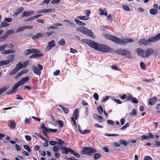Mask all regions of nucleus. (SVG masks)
Masks as SVG:
<instances>
[{"instance_id":"1","label":"nucleus","mask_w":160,"mask_h":160,"mask_svg":"<svg viewBox=\"0 0 160 160\" xmlns=\"http://www.w3.org/2000/svg\"><path fill=\"white\" fill-rule=\"evenodd\" d=\"M81 42L87 44L91 48L99 52H112L114 51L112 49L106 45L96 43L90 39H82Z\"/></svg>"},{"instance_id":"2","label":"nucleus","mask_w":160,"mask_h":160,"mask_svg":"<svg viewBox=\"0 0 160 160\" xmlns=\"http://www.w3.org/2000/svg\"><path fill=\"white\" fill-rule=\"evenodd\" d=\"M104 36L107 39L111 40L113 42L121 45H126L127 43H131L133 42V39L131 38H126L122 40L116 37L109 34H105Z\"/></svg>"},{"instance_id":"3","label":"nucleus","mask_w":160,"mask_h":160,"mask_svg":"<svg viewBox=\"0 0 160 160\" xmlns=\"http://www.w3.org/2000/svg\"><path fill=\"white\" fill-rule=\"evenodd\" d=\"M29 77L28 76L23 78L13 86L12 90L10 91H7L6 92V94L7 95H10L15 93L17 90V88L19 87L22 85L24 83L28 82L29 80Z\"/></svg>"},{"instance_id":"4","label":"nucleus","mask_w":160,"mask_h":160,"mask_svg":"<svg viewBox=\"0 0 160 160\" xmlns=\"http://www.w3.org/2000/svg\"><path fill=\"white\" fill-rule=\"evenodd\" d=\"M76 30L77 31L91 37H92L93 35V33L92 31L85 27L83 26L78 27L77 28Z\"/></svg>"},{"instance_id":"5","label":"nucleus","mask_w":160,"mask_h":160,"mask_svg":"<svg viewBox=\"0 0 160 160\" xmlns=\"http://www.w3.org/2000/svg\"><path fill=\"white\" fill-rule=\"evenodd\" d=\"M114 52L117 54L124 56L129 58H132L131 52L127 50L119 49L114 51Z\"/></svg>"},{"instance_id":"6","label":"nucleus","mask_w":160,"mask_h":160,"mask_svg":"<svg viewBox=\"0 0 160 160\" xmlns=\"http://www.w3.org/2000/svg\"><path fill=\"white\" fill-rule=\"evenodd\" d=\"M83 154L88 156H90L92 153L96 152L97 150L95 149H92L88 147H85L82 149Z\"/></svg>"},{"instance_id":"7","label":"nucleus","mask_w":160,"mask_h":160,"mask_svg":"<svg viewBox=\"0 0 160 160\" xmlns=\"http://www.w3.org/2000/svg\"><path fill=\"white\" fill-rule=\"evenodd\" d=\"M33 72L36 74L40 75L41 73V71L43 69L42 66L40 64H38V67L33 65L32 68Z\"/></svg>"},{"instance_id":"8","label":"nucleus","mask_w":160,"mask_h":160,"mask_svg":"<svg viewBox=\"0 0 160 160\" xmlns=\"http://www.w3.org/2000/svg\"><path fill=\"white\" fill-rule=\"evenodd\" d=\"M55 42L54 40H52L48 42L47 46L46 48V51H49L53 47L55 46Z\"/></svg>"},{"instance_id":"9","label":"nucleus","mask_w":160,"mask_h":160,"mask_svg":"<svg viewBox=\"0 0 160 160\" xmlns=\"http://www.w3.org/2000/svg\"><path fill=\"white\" fill-rule=\"evenodd\" d=\"M40 51L39 50L36 49L34 48H30L27 49L24 51V53L25 55H28L31 53H36L39 52Z\"/></svg>"},{"instance_id":"10","label":"nucleus","mask_w":160,"mask_h":160,"mask_svg":"<svg viewBox=\"0 0 160 160\" xmlns=\"http://www.w3.org/2000/svg\"><path fill=\"white\" fill-rule=\"evenodd\" d=\"M59 149L61 151L62 153L67 154L69 152H71L72 149L70 148H68L65 147H61Z\"/></svg>"},{"instance_id":"11","label":"nucleus","mask_w":160,"mask_h":160,"mask_svg":"<svg viewBox=\"0 0 160 160\" xmlns=\"http://www.w3.org/2000/svg\"><path fill=\"white\" fill-rule=\"evenodd\" d=\"M137 54L141 57L144 58L145 54V51L143 50L140 48H137L136 49Z\"/></svg>"},{"instance_id":"12","label":"nucleus","mask_w":160,"mask_h":160,"mask_svg":"<svg viewBox=\"0 0 160 160\" xmlns=\"http://www.w3.org/2000/svg\"><path fill=\"white\" fill-rule=\"evenodd\" d=\"M149 41L151 42H155L160 40V33L157 34L154 37L149 38Z\"/></svg>"},{"instance_id":"13","label":"nucleus","mask_w":160,"mask_h":160,"mask_svg":"<svg viewBox=\"0 0 160 160\" xmlns=\"http://www.w3.org/2000/svg\"><path fill=\"white\" fill-rule=\"evenodd\" d=\"M145 52L144 58H148L153 53V50L152 49L149 48L146 50Z\"/></svg>"},{"instance_id":"14","label":"nucleus","mask_w":160,"mask_h":160,"mask_svg":"<svg viewBox=\"0 0 160 160\" xmlns=\"http://www.w3.org/2000/svg\"><path fill=\"white\" fill-rule=\"evenodd\" d=\"M151 42L149 40V38L148 40L144 39H143L140 40L138 42V43L139 45L144 44L145 45H148L150 44Z\"/></svg>"},{"instance_id":"15","label":"nucleus","mask_w":160,"mask_h":160,"mask_svg":"<svg viewBox=\"0 0 160 160\" xmlns=\"http://www.w3.org/2000/svg\"><path fill=\"white\" fill-rule=\"evenodd\" d=\"M34 12V11H30L28 12H23L22 13V17H23L24 16H29Z\"/></svg>"},{"instance_id":"16","label":"nucleus","mask_w":160,"mask_h":160,"mask_svg":"<svg viewBox=\"0 0 160 160\" xmlns=\"http://www.w3.org/2000/svg\"><path fill=\"white\" fill-rule=\"evenodd\" d=\"M157 101V99L156 97H153L149 99L148 104L150 105H153L156 103Z\"/></svg>"},{"instance_id":"17","label":"nucleus","mask_w":160,"mask_h":160,"mask_svg":"<svg viewBox=\"0 0 160 160\" xmlns=\"http://www.w3.org/2000/svg\"><path fill=\"white\" fill-rule=\"evenodd\" d=\"M15 52V51L14 50L12 49H8L3 51L1 52V53L4 54H6L14 53Z\"/></svg>"},{"instance_id":"18","label":"nucleus","mask_w":160,"mask_h":160,"mask_svg":"<svg viewBox=\"0 0 160 160\" xmlns=\"http://www.w3.org/2000/svg\"><path fill=\"white\" fill-rule=\"evenodd\" d=\"M98 11L101 15H104L106 16L108 15L107 10L106 8H104L103 10H102L100 8L98 10Z\"/></svg>"},{"instance_id":"19","label":"nucleus","mask_w":160,"mask_h":160,"mask_svg":"<svg viewBox=\"0 0 160 160\" xmlns=\"http://www.w3.org/2000/svg\"><path fill=\"white\" fill-rule=\"evenodd\" d=\"M78 112V109L77 108H76L74 110L73 113V117L74 118L75 120H76L78 118L79 116Z\"/></svg>"},{"instance_id":"20","label":"nucleus","mask_w":160,"mask_h":160,"mask_svg":"<svg viewBox=\"0 0 160 160\" xmlns=\"http://www.w3.org/2000/svg\"><path fill=\"white\" fill-rule=\"evenodd\" d=\"M43 37V35L41 33H38L32 37V38L33 39H36Z\"/></svg>"},{"instance_id":"21","label":"nucleus","mask_w":160,"mask_h":160,"mask_svg":"<svg viewBox=\"0 0 160 160\" xmlns=\"http://www.w3.org/2000/svg\"><path fill=\"white\" fill-rule=\"evenodd\" d=\"M10 122L9 125L10 128L13 129L16 126L15 122L13 120L9 121Z\"/></svg>"},{"instance_id":"22","label":"nucleus","mask_w":160,"mask_h":160,"mask_svg":"<svg viewBox=\"0 0 160 160\" xmlns=\"http://www.w3.org/2000/svg\"><path fill=\"white\" fill-rule=\"evenodd\" d=\"M74 21L76 22V23L78 25L80 26H85L86 25V23L85 22H83L76 18H75L74 19Z\"/></svg>"},{"instance_id":"23","label":"nucleus","mask_w":160,"mask_h":160,"mask_svg":"<svg viewBox=\"0 0 160 160\" xmlns=\"http://www.w3.org/2000/svg\"><path fill=\"white\" fill-rule=\"evenodd\" d=\"M14 57V54L11 55L9 56V59L6 60L8 64L11 63L13 61Z\"/></svg>"},{"instance_id":"24","label":"nucleus","mask_w":160,"mask_h":160,"mask_svg":"<svg viewBox=\"0 0 160 160\" xmlns=\"http://www.w3.org/2000/svg\"><path fill=\"white\" fill-rule=\"evenodd\" d=\"M23 10V7H20L18 9L17 12H15L13 15V16L15 17L19 15Z\"/></svg>"},{"instance_id":"25","label":"nucleus","mask_w":160,"mask_h":160,"mask_svg":"<svg viewBox=\"0 0 160 160\" xmlns=\"http://www.w3.org/2000/svg\"><path fill=\"white\" fill-rule=\"evenodd\" d=\"M53 25L54 26H50L48 28V29H51L57 28L56 27V26H62L63 24L61 23H57L54 24Z\"/></svg>"},{"instance_id":"26","label":"nucleus","mask_w":160,"mask_h":160,"mask_svg":"<svg viewBox=\"0 0 160 160\" xmlns=\"http://www.w3.org/2000/svg\"><path fill=\"white\" fill-rule=\"evenodd\" d=\"M43 56V54L40 53H35L33 54L29 57L30 58H35L37 57H42Z\"/></svg>"},{"instance_id":"27","label":"nucleus","mask_w":160,"mask_h":160,"mask_svg":"<svg viewBox=\"0 0 160 160\" xmlns=\"http://www.w3.org/2000/svg\"><path fill=\"white\" fill-rule=\"evenodd\" d=\"M119 143L122 144L124 145L125 146H127L129 144V142H128L123 139L120 140Z\"/></svg>"},{"instance_id":"28","label":"nucleus","mask_w":160,"mask_h":160,"mask_svg":"<svg viewBox=\"0 0 160 160\" xmlns=\"http://www.w3.org/2000/svg\"><path fill=\"white\" fill-rule=\"evenodd\" d=\"M55 140L57 141V142L58 143V144L59 146L63 147V146L64 145V141L61 139L58 138H56Z\"/></svg>"},{"instance_id":"29","label":"nucleus","mask_w":160,"mask_h":160,"mask_svg":"<svg viewBox=\"0 0 160 160\" xmlns=\"http://www.w3.org/2000/svg\"><path fill=\"white\" fill-rule=\"evenodd\" d=\"M149 12L151 14L155 15L157 13L158 11L157 9L152 8L150 10Z\"/></svg>"},{"instance_id":"30","label":"nucleus","mask_w":160,"mask_h":160,"mask_svg":"<svg viewBox=\"0 0 160 160\" xmlns=\"http://www.w3.org/2000/svg\"><path fill=\"white\" fill-rule=\"evenodd\" d=\"M9 88L8 86H5L0 89V95L5 92Z\"/></svg>"},{"instance_id":"31","label":"nucleus","mask_w":160,"mask_h":160,"mask_svg":"<svg viewBox=\"0 0 160 160\" xmlns=\"http://www.w3.org/2000/svg\"><path fill=\"white\" fill-rule=\"evenodd\" d=\"M25 26H22L19 28H18L16 31V33H18L19 32H21L24 31L26 29Z\"/></svg>"},{"instance_id":"32","label":"nucleus","mask_w":160,"mask_h":160,"mask_svg":"<svg viewBox=\"0 0 160 160\" xmlns=\"http://www.w3.org/2000/svg\"><path fill=\"white\" fill-rule=\"evenodd\" d=\"M15 68L18 71L20 69L23 68V66L21 62H19L18 63L16 66Z\"/></svg>"},{"instance_id":"33","label":"nucleus","mask_w":160,"mask_h":160,"mask_svg":"<svg viewBox=\"0 0 160 160\" xmlns=\"http://www.w3.org/2000/svg\"><path fill=\"white\" fill-rule=\"evenodd\" d=\"M14 32V31L12 30H8L6 32L5 35L8 38L9 35L12 34Z\"/></svg>"},{"instance_id":"34","label":"nucleus","mask_w":160,"mask_h":160,"mask_svg":"<svg viewBox=\"0 0 160 160\" xmlns=\"http://www.w3.org/2000/svg\"><path fill=\"white\" fill-rule=\"evenodd\" d=\"M9 24L7 23L6 22H2L0 24V29H1L3 27H8L9 25Z\"/></svg>"},{"instance_id":"35","label":"nucleus","mask_w":160,"mask_h":160,"mask_svg":"<svg viewBox=\"0 0 160 160\" xmlns=\"http://www.w3.org/2000/svg\"><path fill=\"white\" fill-rule=\"evenodd\" d=\"M18 71L16 68H15L12 69L11 72L9 73V74L10 75H12L16 74Z\"/></svg>"},{"instance_id":"36","label":"nucleus","mask_w":160,"mask_h":160,"mask_svg":"<svg viewBox=\"0 0 160 160\" xmlns=\"http://www.w3.org/2000/svg\"><path fill=\"white\" fill-rule=\"evenodd\" d=\"M140 68L142 70H145L146 69V64L142 62H140Z\"/></svg>"},{"instance_id":"37","label":"nucleus","mask_w":160,"mask_h":160,"mask_svg":"<svg viewBox=\"0 0 160 160\" xmlns=\"http://www.w3.org/2000/svg\"><path fill=\"white\" fill-rule=\"evenodd\" d=\"M152 80H154V81H155V80L154 79H150L144 78L142 79V81H143L147 83L152 82Z\"/></svg>"},{"instance_id":"38","label":"nucleus","mask_w":160,"mask_h":160,"mask_svg":"<svg viewBox=\"0 0 160 160\" xmlns=\"http://www.w3.org/2000/svg\"><path fill=\"white\" fill-rule=\"evenodd\" d=\"M105 135L107 136L108 137H116L119 136V134H110L108 133H106Z\"/></svg>"},{"instance_id":"39","label":"nucleus","mask_w":160,"mask_h":160,"mask_svg":"<svg viewBox=\"0 0 160 160\" xmlns=\"http://www.w3.org/2000/svg\"><path fill=\"white\" fill-rule=\"evenodd\" d=\"M71 153L75 156L77 158H79L80 157V155L76 152L74 151L72 149Z\"/></svg>"},{"instance_id":"40","label":"nucleus","mask_w":160,"mask_h":160,"mask_svg":"<svg viewBox=\"0 0 160 160\" xmlns=\"http://www.w3.org/2000/svg\"><path fill=\"white\" fill-rule=\"evenodd\" d=\"M77 18L78 19L82 20H88V18H86V16H78Z\"/></svg>"},{"instance_id":"41","label":"nucleus","mask_w":160,"mask_h":160,"mask_svg":"<svg viewBox=\"0 0 160 160\" xmlns=\"http://www.w3.org/2000/svg\"><path fill=\"white\" fill-rule=\"evenodd\" d=\"M29 61L28 60L25 61L23 62L22 63L23 66V68H26L28 65Z\"/></svg>"},{"instance_id":"42","label":"nucleus","mask_w":160,"mask_h":160,"mask_svg":"<svg viewBox=\"0 0 160 160\" xmlns=\"http://www.w3.org/2000/svg\"><path fill=\"white\" fill-rule=\"evenodd\" d=\"M101 158V155L98 153H96L94 155V159L95 160H97Z\"/></svg>"},{"instance_id":"43","label":"nucleus","mask_w":160,"mask_h":160,"mask_svg":"<svg viewBox=\"0 0 160 160\" xmlns=\"http://www.w3.org/2000/svg\"><path fill=\"white\" fill-rule=\"evenodd\" d=\"M58 44L61 45H64L65 44V40L63 39H62L59 40L58 42Z\"/></svg>"},{"instance_id":"44","label":"nucleus","mask_w":160,"mask_h":160,"mask_svg":"<svg viewBox=\"0 0 160 160\" xmlns=\"http://www.w3.org/2000/svg\"><path fill=\"white\" fill-rule=\"evenodd\" d=\"M59 107L63 109L65 113H68V109L67 108L64 107L61 105H59Z\"/></svg>"},{"instance_id":"45","label":"nucleus","mask_w":160,"mask_h":160,"mask_svg":"<svg viewBox=\"0 0 160 160\" xmlns=\"http://www.w3.org/2000/svg\"><path fill=\"white\" fill-rule=\"evenodd\" d=\"M122 8L126 11H130V8L128 5H122Z\"/></svg>"},{"instance_id":"46","label":"nucleus","mask_w":160,"mask_h":160,"mask_svg":"<svg viewBox=\"0 0 160 160\" xmlns=\"http://www.w3.org/2000/svg\"><path fill=\"white\" fill-rule=\"evenodd\" d=\"M133 103H138V100L136 98L132 97V99L130 101Z\"/></svg>"},{"instance_id":"47","label":"nucleus","mask_w":160,"mask_h":160,"mask_svg":"<svg viewBox=\"0 0 160 160\" xmlns=\"http://www.w3.org/2000/svg\"><path fill=\"white\" fill-rule=\"evenodd\" d=\"M23 148L26 150L27 151L29 152H31V150L30 147L28 145H24L23 146Z\"/></svg>"},{"instance_id":"48","label":"nucleus","mask_w":160,"mask_h":160,"mask_svg":"<svg viewBox=\"0 0 160 160\" xmlns=\"http://www.w3.org/2000/svg\"><path fill=\"white\" fill-rule=\"evenodd\" d=\"M111 68L114 70H115L117 71H121V70L117 66L115 65H112L111 66Z\"/></svg>"},{"instance_id":"49","label":"nucleus","mask_w":160,"mask_h":160,"mask_svg":"<svg viewBox=\"0 0 160 160\" xmlns=\"http://www.w3.org/2000/svg\"><path fill=\"white\" fill-rule=\"evenodd\" d=\"M8 46L7 44H5L0 46V51H1L4 49Z\"/></svg>"},{"instance_id":"50","label":"nucleus","mask_w":160,"mask_h":160,"mask_svg":"<svg viewBox=\"0 0 160 160\" xmlns=\"http://www.w3.org/2000/svg\"><path fill=\"white\" fill-rule=\"evenodd\" d=\"M51 0H44L42 1L41 3L40 4V5H42L46 3L47 4H48Z\"/></svg>"},{"instance_id":"51","label":"nucleus","mask_w":160,"mask_h":160,"mask_svg":"<svg viewBox=\"0 0 160 160\" xmlns=\"http://www.w3.org/2000/svg\"><path fill=\"white\" fill-rule=\"evenodd\" d=\"M8 65L6 60H2L0 61V66L4 65Z\"/></svg>"},{"instance_id":"52","label":"nucleus","mask_w":160,"mask_h":160,"mask_svg":"<svg viewBox=\"0 0 160 160\" xmlns=\"http://www.w3.org/2000/svg\"><path fill=\"white\" fill-rule=\"evenodd\" d=\"M140 138L142 140V141L143 140H148L149 139V137L145 135H143L141 136Z\"/></svg>"},{"instance_id":"53","label":"nucleus","mask_w":160,"mask_h":160,"mask_svg":"<svg viewBox=\"0 0 160 160\" xmlns=\"http://www.w3.org/2000/svg\"><path fill=\"white\" fill-rule=\"evenodd\" d=\"M107 123L108 124L110 125H114L115 124L114 122L113 121L110 120H108L107 121Z\"/></svg>"},{"instance_id":"54","label":"nucleus","mask_w":160,"mask_h":160,"mask_svg":"<svg viewBox=\"0 0 160 160\" xmlns=\"http://www.w3.org/2000/svg\"><path fill=\"white\" fill-rule=\"evenodd\" d=\"M86 11L87 12L86 13V18H88L89 19V16L91 13L90 11L89 10H86Z\"/></svg>"},{"instance_id":"55","label":"nucleus","mask_w":160,"mask_h":160,"mask_svg":"<svg viewBox=\"0 0 160 160\" xmlns=\"http://www.w3.org/2000/svg\"><path fill=\"white\" fill-rule=\"evenodd\" d=\"M53 151L55 152H57L59 151V148L57 146H54L53 148Z\"/></svg>"},{"instance_id":"56","label":"nucleus","mask_w":160,"mask_h":160,"mask_svg":"<svg viewBox=\"0 0 160 160\" xmlns=\"http://www.w3.org/2000/svg\"><path fill=\"white\" fill-rule=\"evenodd\" d=\"M137 114V112L136 110L135 109H133L132 112L131 113V115H133L134 116H136Z\"/></svg>"},{"instance_id":"57","label":"nucleus","mask_w":160,"mask_h":160,"mask_svg":"<svg viewBox=\"0 0 160 160\" xmlns=\"http://www.w3.org/2000/svg\"><path fill=\"white\" fill-rule=\"evenodd\" d=\"M13 19L11 18H5L4 20L5 22H11L12 21Z\"/></svg>"},{"instance_id":"58","label":"nucleus","mask_w":160,"mask_h":160,"mask_svg":"<svg viewBox=\"0 0 160 160\" xmlns=\"http://www.w3.org/2000/svg\"><path fill=\"white\" fill-rule=\"evenodd\" d=\"M7 38V37L4 35L2 37H0V42L5 41Z\"/></svg>"},{"instance_id":"59","label":"nucleus","mask_w":160,"mask_h":160,"mask_svg":"<svg viewBox=\"0 0 160 160\" xmlns=\"http://www.w3.org/2000/svg\"><path fill=\"white\" fill-rule=\"evenodd\" d=\"M57 122L58 123L59 125V126L60 127H62L63 126V123L62 121H57Z\"/></svg>"},{"instance_id":"60","label":"nucleus","mask_w":160,"mask_h":160,"mask_svg":"<svg viewBox=\"0 0 160 160\" xmlns=\"http://www.w3.org/2000/svg\"><path fill=\"white\" fill-rule=\"evenodd\" d=\"M49 144L52 146L56 145L57 143V142L54 141H51L49 142Z\"/></svg>"},{"instance_id":"61","label":"nucleus","mask_w":160,"mask_h":160,"mask_svg":"<svg viewBox=\"0 0 160 160\" xmlns=\"http://www.w3.org/2000/svg\"><path fill=\"white\" fill-rule=\"evenodd\" d=\"M60 2V0H52L51 2V3L53 4H58Z\"/></svg>"},{"instance_id":"62","label":"nucleus","mask_w":160,"mask_h":160,"mask_svg":"<svg viewBox=\"0 0 160 160\" xmlns=\"http://www.w3.org/2000/svg\"><path fill=\"white\" fill-rule=\"evenodd\" d=\"M90 132L91 131L90 130L86 129L85 130L83 131H82V134H88L90 133Z\"/></svg>"},{"instance_id":"63","label":"nucleus","mask_w":160,"mask_h":160,"mask_svg":"<svg viewBox=\"0 0 160 160\" xmlns=\"http://www.w3.org/2000/svg\"><path fill=\"white\" fill-rule=\"evenodd\" d=\"M99 115H98L96 113H94L92 115V117L94 119H96L97 120H98V119H99Z\"/></svg>"},{"instance_id":"64","label":"nucleus","mask_w":160,"mask_h":160,"mask_svg":"<svg viewBox=\"0 0 160 160\" xmlns=\"http://www.w3.org/2000/svg\"><path fill=\"white\" fill-rule=\"evenodd\" d=\"M143 160H152V159L150 156H147L145 157Z\"/></svg>"}]
</instances>
